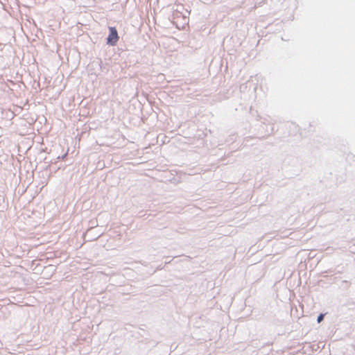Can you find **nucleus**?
Instances as JSON below:
<instances>
[{
	"mask_svg": "<svg viewBox=\"0 0 355 355\" xmlns=\"http://www.w3.org/2000/svg\"><path fill=\"white\" fill-rule=\"evenodd\" d=\"M109 31L110 33L107 38V43L112 46H114L116 44L119 39L117 30L115 27H110Z\"/></svg>",
	"mask_w": 355,
	"mask_h": 355,
	"instance_id": "nucleus-1",
	"label": "nucleus"
},
{
	"mask_svg": "<svg viewBox=\"0 0 355 355\" xmlns=\"http://www.w3.org/2000/svg\"><path fill=\"white\" fill-rule=\"evenodd\" d=\"M323 318H324V314H322V313H321V314L318 317V320H318V323L321 322L322 321Z\"/></svg>",
	"mask_w": 355,
	"mask_h": 355,
	"instance_id": "nucleus-2",
	"label": "nucleus"
}]
</instances>
